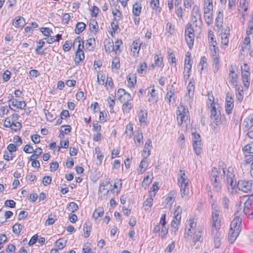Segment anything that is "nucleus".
Listing matches in <instances>:
<instances>
[{
    "label": "nucleus",
    "instance_id": "obj_57",
    "mask_svg": "<svg viewBox=\"0 0 253 253\" xmlns=\"http://www.w3.org/2000/svg\"><path fill=\"white\" fill-rule=\"evenodd\" d=\"M192 146L195 154L199 156L202 153L203 143L202 141L192 143Z\"/></svg>",
    "mask_w": 253,
    "mask_h": 253
},
{
    "label": "nucleus",
    "instance_id": "obj_24",
    "mask_svg": "<svg viewBox=\"0 0 253 253\" xmlns=\"http://www.w3.org/2000/svg\"><path fill=\"white\" fill-rule=\"evenodd\" d=\"M123 185L121 178H115L112 181L111 192V194L118 195L120 192Z\"/></svg>",
    "mask_w": 253,
    "mask_h": 253
},
{
    "label": "nucleus",
    "instance_id": "obj_34",
    "mask_svg": "<svg viewBox=\"0 0 253 253\" xmlns=\"http://www.w3.org/2000/svg\"><path fill=\"white\" fill-rule=\"evenodd\" d=\"M142 44V42L139 38L133 41L131 45V51L133 53L134 56L138 55Z\"/></svg>",
    "mask_w": 253,
    "mask_h": 253
},
{
    "label": "nucleus",
    "instance_id": "obj_49",
    "mask_svg": "<svg viewBox=\"0 0 253 253\" xmlns=\"http://www.w3.org/2000/svg\"><path fill=\"white\" fill-rule=\"evenodd\" d=\"M142 6L140 1H137L134 2L132 7V14L140 15L142 12Z\"/></svg>",
    "mask_w": 253,
    "mask_h": 253
},
{
    "label": "nucleus",
    "instance_id": "obj_30",
    "mask_svg": "<svg viewBox=\"0 0 253 253\" xmlns=\"http://www.w3.org/2000/svg\"><path fill=\"white\" fill-rule=\"evenodd\" d=\"M253 127V115H250L246 117L242 124V128L244 131H247Z\"/></svg>",
    "mask_w": 253,
    "mask_h": 253
},
{
    "label": "nucleus",
    "instance_id": "obj_33",
    "mask_svg": "<svg viewBox=\"0 0 253 253\" xmlns=\"http://www.w3.org/2000/svg\"><path fill=\"white\" fill-rule=\"evenodd\" d=\"M72 130V127L69 125H64L61 126L59 129V133L58 134V137L60 139H63L65 135L69 134Z\"/></svg>",
    "mask_w": 253,
    "mask_h": 253
},
{
    "label": "nucleus",
    "instance_id": "obj_37",
    "mask_svg": "<svg viewBox=\"0 0 253 253\" xmlns=\"http://www.w3.org/2000/svg\"><path fill=\"white\" fill-rule=\"evenodd\" d=\"M134 143L136 147H140L143 143V136L142 132L140 130L135 131L133 136Z\"/></svg>",
    "mask_w": 253,
    "mask_h": 253
},
{
    "label": "nucleus",
    "instance_id": "obj_15",
    "mask_svg": "<svg viewBox=\"0 0 253 253\" xmlns=\"http://www.w3.org/2000/svg\"><path fill=\"white\" fill-rule=\"evenodd\" d=\"M182 210L180 206H177L175 207L174 212L173 216L171 222V227L178 230V227L181 223V214Z\"/></svg>",
    "mask_w": 253,
    "mask_h": 253
},
{
    "label": "nucleus",
    "instance_id": "obj_27",
    "mask_svg": "<svg viewBox=\"0 0 253 253\" xmlns=\"http://www.w3.org/2000/svg\"><path fill=\"white\" fill-rule=\"evenodd\" d=\"M177 193L175 190L170 191L166 197L165 200L163 202L162 204L164 208H167L168 206L171 207L175 201Z\"/></svg>",
    "mask_w": 253,
    "mask_h": 253
},
{
    "label": "nucleus",
    "instance_id": "obj_10",
    "mask_svg": "<svg viewBox=\"0 0 253 253\" xmlns=\"http://www.w3.org/2000/svg\"><path fill=\"white\" fill-rule=\"evenodd\" d=\"M197 31L199 32L198 28L194 29V27L191 23H187L185 28L184 38L189 48L191 50L194 46L195 41V33Z\"/></svg>",
    "mask_w": 253,
    "mask_h": 253
},
{
    "label": "nucleus",
    "instance_id": "obj_44",
    "mask_svg": "<svg viewBox=\"0 0 253 253\" xmlns=\"http://www.w3.org/2000/svg\"><path fill=\"white\" fill-rule=\"evenodd\" d=\"M154 65L161 68L164 66V57L161 52L156 53L154 56Z\"/></svg>",
    "mask_w": 253,
    "mask_h": 253
},
{
    "label": "nucleus",
    "instance_id": "obj_36",
    "mask_svg": "<svg viewBox=\"0 0 253 253\" xmlns=\"http://www.w3.org/2000/svg\"><path fill=\"white\" fill-rule=\"evenodd\" d=\"M112 13L113 17V21L119 22L122 19L123 14L120 10V6L117 4L112 9Z\"/></svg>",
    "mask_w": 253,
    "mask_h": 253
},
{
    "label": "nucleus",
    "instance_id": "obj_32",
    "mask_svg": "<svg viewBox=\"0 0 253 253\" xmlns=\"http://www.w3.org/2000/svg\"><path fill=\"white\" fill-rule=\"evenodd\" d=\"M127 85L130 88L135 87L137 83L136 74L134 73H129L126 76Z\"/></svg>",
    "mask_w": 253,
    "mask_h": 253
},
{
    "label": "nucleus",
    "instance_id": "obj_38",
    "mask_svg": "<svg viewBox=\"0 0 253 253\" xmlns=\"http://www.w3.org/2000/svg\"><path fill=\"white\" fill-rule=\"evenodd\" d=\"M104 207L102 206H98L95 209L93 212L92 216V218L95 221L100 220L104 215Z\"/></svg>",
    "mask_w": 253,
    "mask_h": 253
},
{
    "label": "nucleus",
    "instance_id": "obj_3",
    "mask_svg": "<svg viewBox=\"0 0 253 253\" xmlns=\"http://www.w3.org/2000/svg\"><path fill=\"white\" fill-rule=\"evenodd\" d=\"M207 105L210 108V118L211 123L215 126L220 125L221 119L220 110L219 106L216 107V104L214 103V98L212 94L208 93Z\"/></svg>",
    "mask_w": 253,
    "mask_h": 253
},
{
    "label": "nucleus",
    "instance_id": "obj_43",
    "mask_svg": "<svg viewBox=\"0 0 253 253\" xmlns=\"http://www.w3.org/2000/svg\"><path fill=\"white\" fill-rule=\"evenodd\" d=\"M108 107L109 108L110 112L111 114L115 113V110L114 109L116 102V99L114 95L113 94L109 95L106 99Z\"/></svg>",
    "mask_w": 253,
    "mask_h": 253
},
{
    "label": "nucleus",
    "instance_id": "obj_21",
    "mask_svg": "<svg viewBox=\"0 0 253 253\" xmlns=\"http://www.w3.org/2000/svg\"><path fill=\"white\" fill-rule=\"evenodd\" d=\"M252 186V183L246 180H239L237 185L239 190L245 193L251 192Z\"/></svg>",
    "mask_w": 253,
    "mask_h": 253
},
{
    "label": "nucleus",
    "instance_id": "obj_7",
    "mask_svg": "<svg viewBox=\"0 0 253 253\" xmlns=\"http://www.w3.org/2000/svg\"><path fill=\"white\" fill-rule=\"evenodd\" d=\"M176 121L178 126H181L190 122V113L186 106L180 104L176 109Z\"/></svg>",
    "mask_w": 253,
    "mask_h": 253
},
{
    "label": "nucleus",
    "instance_id": "obj_29",
    "mask_svg": "<svg viewBox=\"0 0 253 253\" xmlns=\"http://www.w3.org/2000/svg\"><path fill=\"white\" fill-rule=\"evenodd\" d=\"M121 67L120 58L115 56L112 58L111 70L112 72L118 74Z\"/></svg>",
    "mask_w": 253,
    "mask_h": 253
},
{
    "label": "nucleus",
    "instance_id": "obj_39",
    "mask_svg": "<svg viewBox=\"0 0 253 253\" xmlns=\"http://www.w3.org/2000/svg\"><path fill=\"white\" fill-rule=\"evenodd\" d=\"M153 205V198L151 196L147 198L142 204V208L146 212H150L151 211Z\"/></svg>",
    "mask_w": 253,
    "mask_h": 253
},
{
    "label": "nucleus",
    "instance_id": "obj_60",
    "mask_svg": "<svg viewBox=\"0 0 253 253\" xmlns=\"http://www.w3.org/2000/svg\"><path fill=\"white\" fill-rule=\"evenodd\" d=\"M67 240L64 238H60L55 243V246L58 250L63 249L67 244Z\"/></svg>",
    "mask_w": 253,
    "mask_h": 253
},
{
    "label": "nucleus",
    "instance_id": "obj_14",
    "mask_svg": "<svg viewBox=\"0 0 253 253\" xmlns=\"http://www.w3.org/2000/svg\"><path fill=\"white\" fill-rule=\"evenodd\" d=\"M241 79L244 87L248 89L250 84V68L247 63L241 66Z\"/></svg>",
    "mask_w": 253,
    "mask_h": 253
},
{
    "label": "nucleus",
    "instance_id": "obj_48",
    "mask_svg": "<svg viewBox=\"0 0 253 253\" xmlns=\"http://www.w3.org/2000/svg\"><path fill=\"white\" fill-rule=\"evenodd\" d=\"M107 91L110 92L114 90L115 85L113 79L111 77H107L103 84Z\"/></svg>",
    "mask_w": 253,
    "mask_h": 253
},
{
    "label": "nucleus",
    "instance_id": "obj_8",
    "mask_svg": "<svg viewBox=\"0 0 253 253\" xmlns=\"http://www.w3.org/2000/svg\"><path fill=\"white\" fill-rule=\"evenodd\" d=\"M77 46V49L75 52L74 61L76 64H79L83 62L85 58V55L84 52V42L81 37H77L75 39L73 42V46Z\"/></svg>",
    "mask_w": 253,
    "mask_h": 253
},
{
    "label": "nucleus",
    "instance_id": "obj_55",
    "mask_svg": "<svg viewBox=\"0 0 253 253\" xmlns=\"http://www.w3.org/2000/svg\"><path fill=\"white\" fill-rule=\"evenodd\" d=\"M133 133V124L129 122L126 126L125 134L128 138H130Z\"/></svg>",
    "mask_w": 253,
    "mask_h": 253
},
{
    "label": "nucleus",
    "instance_id": "obj_2",
    "mask_svg": "<svg viewBox=\"0 0 253 253\" xmlns=\"http://www.w3.org/2000/svg\"><path fill=\"white\" fill-rule=\"evenodd\" d=\"M119 101L122 103V110L124 114H128L133 107V100L131 95L124 88L117 90Z\"/></svg>",
    "mask_w": 253,
    "mask_h": 253
},
{
    "label": "nucleus",
    "instance_id": "obj_46",
    "mask_svg": "<svg viewBox=\"0 0 253 253\" xmlns=\"http://www.w3.org/2000/svg\"><path fill=\"white\" fill-rule=\"evenodd\" d=\"M150 6L157 14H159L162 10L160 0H151L150 1Z\"/></svg>",
    "mask_w": 253,
    "mask_h": 253
},
{
    "label": "nucleus",
    "instance_id": "obj_47",
    "mask_svg": "<svg viewBox=\"0 0 253 253\" xmlns=\"http://www.w3.org/2000/svg\"><path fill=\"white\" fill-rule=\"evenodd\" d=\"M213 1L212 0H204L203 1V10L204 13H209L210 11H213Z\"/></svg>",
    "mask_w": 253,
    "mask_h": 253
},
{
    "label": "nucleus",
    "instance_id": "obj_19",
    "mask_svg": "<svg viewBox=\"0 0 253 253\" xmlns=\"http://www.w3.org/2000/svg\"><path fill=\"white\" fill-rule=\"evenodd\" d=\"M42 153V150L41 147H37L36 148V151L34 154H32L29 160L32 162L31 165L35 168H39L40 167L39 161L37 160L39 156H40Z\"/></svg>",
    "mask_w": 253,
    "mask_h": 253
},
{
    "label": "nucleus",
    "instance_id": "obj_4",
    "mask_svg": "<svg viewBox=\"0 0 253 253\" xmlns=\"http://www.w3.org/2000/svg\"><path fill=\"white\" fill-rule=\"evenodd\" d=\"M177 184L180 188L182 198L187 197L189 194V180L184 170L180 169L177 174Z\"/></svg>",
    "mask_w": 253,
    "mask_h": 253
},
{
    "label": "nucleus",
    "instance_id": "obj_52",
    "mask_svg": "<svg viewBox=\"0 0 253 253\" xmlns=\"http://www.w3.org/2000/svg\"><path fill=\"white\" fill-rule=\"evenodd\" d=\"M95 154L96 155V159L98 161V164L100 165L104 159V156L101 148L99 146H96L94 149Z\"/></svg>",
    "mask_w": 253,
    "mask_h": 253
},
{
    "label": "nucleus",
    "instance_id": "obj_6",
    "mask_svg": "<svg viewBox=\"0 0 253 253\" xmlns=\"http://www.w3.org/2000/svg\"><path fill=\"white\" fill-rule=\"evenodd\" d=\"M103 43L105 51L108 54L114 52L116 55H119L122 51L123 41L121 39H118L114 42L111 39L108 38L104 40Z\"/></svg>",
    "mask_w": 253,
    "mask_h": 253
},
{
    "label": "nucleus",
    "instance_id": "obj_13",
    "mask_svg": "<svg viewBox=\"0 0 253 253\" xmlns=\"http://www.w3.org/2000/svg\"><path fill=\"white\" fill-rule=\"evenodd\" d=\"M40 31L45 37L44 39L49 44H52L55 42H59L62 39V35L57 34L55 37L51 36L53 33L52 30L49 27H41Z\"/></svg>",
    "mask_w": 253,
    "mask_h": 253
},
{
    "label": "nucleus",
    "instance_id": "obj_53",
    "mask_svg": "<svg viewBox=\"0 0 253 253\" xmlns=\"http://www.w3.org/2000/svg\"><path fill=\"white\" fill-rule=\"evenodd\" d=\"M107 77V76L104 72L102 71H98L97 72V83L99 85H103Z\"/></svg>",
    "mask_w": 253,
    "mask_h": 253
},
{
    "label": "nucleus",
    "instance_id": "obj_42",
    "mask_svg": "<svg viewBox=\"0 0 253 253\" xmlns=\"http://www.w3.org/2000/svg\"><path fill=\"white\" fill-rule=\"evenodd\" d=\"M195 80L194 78H191L188 84L186 92V95L190 98H192L194 95L195 89Z\"/></svg>",
    "mask_w": 253,
    "mask_h": 253
},
{
    "label": "nucleus",
    "instance_id": "obj_62",
    "mask_svg": "<svg viewBox=\"0 0 253 253\" xmlns=\"http://www.w3.org/2000/svg\"><path fill=\"white\" fill-rule=\"evenodd\" d=\"M83 227L84 236V238H87L90 236L91 231V225L89 223L85 222L84 224Z\"/></svg>",
    "mask_w": 253,
    "mask_h": 253
},
{
    "label": "nucleus",
    "instance_id": "obj_26",
    "mask_svg": "<svg viewBox=\"0 0 253 253\" xmlns=\"http://www.w3.org/2000/svg\"><path fill=\"white\" fill-rule=\"evenodd\" d=\"M191 16H194L195 18H199L198 23L195 24L194 27L198 28L199 31V33H200L202 31V20L200 9L198 6L194 5L193 6Z\"/></svg>",
    "mask_w": 253,
    "mask_h": 253
},
{
    "label": "nucleus",
    "instance_id": "obj_22",
    "mask_svg": "<svg viewBox=\"0 0 253 253\" xmlns=\"http://www.w3.org/2000/svg\"><path fill=\"white\" fill-rule=\"evenodd\" d=\"M229 80L231 84L237 85L238 75L237 74V67L235 65H231L229 67Z\"/></svg>",
    "mask_w": 253,
    "mask_h": 253
},
{
    "label": "nucleus",
    "instance_id": "obj_51",
    "mask_svg": "<svg viewBox=\"0 0 253 253\" xmlns=\"http://www.w3.org/2000/svg\"><path fill=\"white\" fill-rule=\"evenodd\" d=\"M89 30L93 34H96L99 30V26L98 23L93 19L91 20L89 24Z\"/></svg>",
    "mask_w": 253,
    "mask_h": 253
},
{
    "label": "nucleus",
    "instance_id": "obj_5",
    "mask_svg": "<svg viewBox=\"0 0 253 253\" xmlns=\"http://www.w3.org/2000/svg\"><path fill=\"white\" fill-rule=\"evenodd\" d=\"M242 227V219L239 216L235 217L232 220L228 233V241L232 244L239 236Z\"/></svg>",
    "mask_w": 253,
    "mask_h": 253
},
{
    "label": "nucleus",
    "instance_id": "obj_59",
    "mask_svg": "<svg viewBox=\"0 0 253 253\" xmlns=\"http://www.w3.org/2000/svg\"><path fill=\"white\" fill-rule=\"evenodd\" d=\"M168 60L170 64H174V66H176V59L174 52L171 48L168 49Z\"/></svg>",
    "mask_w": 253,
    "mask_h": 253
},
{
    "label": "nucleus",
    "instance_id": "obj_28",
    "mask_svg": "<svg viewBox=\"0 0 253 253\" xmlns=\"http://www.w3.org/2000/svg\"><path fill=\"white\" fill-rule=\"evenodd\" d=\"M138 119L140 126H146L148 124L147 111L145 109H140L137 113Z\"/></svg>",
    "mask_w": 253,
    "mask_h": 253
},
{
    "label": "nucleus",
    "instance_id": "obj_41",
    "mask_svg": "<svg viewBox=\"0 0 253 253\" xmlns=\"http://www.w3.org/2000/svg\"><path fill=\"white\" fill-rule=\"evenodd\" d=\"M152 148V140L150 139H147L143 150L142 156L143 157H148L150 155Z\"/></svg>",
    "mask_w": 253,
    "mask_h": 253
},
{
    "label": "nucleus",
    "instance_id": "obj_12",
    "mask_svg": "<svg viewBox=\"0 0 253 253\" xmlns=\"http://www.w3.org/2000/svg\"><path fill=\"white\" fill-rule=\"evenodd\" d=\"M198 217L196 215H192L188 220L184 233V237L187 240L192 237L193 233L197 226Z\"/></svg>",
    "mask_w": 253,
    "mask_h": 253
},
{
    "label": "nucleus",
    "instance_id": "obj_31",
    "mask_svg": "<svg viewBox=\"0 0 253 253\" xmlns=\"http://www.w3.org/2000/svg\"><path fill=\"white\" fill-rule=\"evenodd\" d=\"M153 174L152 171H148L144 175L143 179L141 183V186L144 189H147L153 179Z\"/></svg>",
    "mask_w": 253,
    "mask_h": 253
},
{
    "label": "nucleus",
    "instance_id": "obj_61",
    "mask_svg": "<svg viewBox=\"0 0 253 253\" xmlns=\"http://www.w3.org/2000/svg\"><path fill=\"white\" fill-rule=\"evenodd\" d=\"M89 11L91 17L94 18V19L96 18L98 15L99 13L100 12V9L96 5L91 6L89 8Z\"/></svg>",
    "mask_w": 253,
    "mask_h": 253
},
{
    "label": "nucleus",
    "instance_id": "obj_23",
    "mask_svg": "<svg viewBox=\"0 0 253 253\" xmlns=\"http://www.w3.org/2000/svg\"><path fill=\"white\" fill-rule=\"evenodd\" d=\"M234 107V99L233 95L231 92H228L225 97V109L227 114L229 115L231 113Z\"/></svg>",
    "mask_w": 253,
    "mask_h": 253
},
{
    "label": "nucleus",
    "instance_id": "obj_11",
    "mask_svg": "<svg viewBox=\"0 0 253 253\" xmlns=\"http://www.w3.org/2000/svg\"><path fill=\"white\" fill-rule=\"evenodd\" d=\"M209 46L211 56L213 58V70L214 73L218 71L219 67V50L217 46V43L215 40L212 42H209Z\"/></svg>",
    "mask_w": 253,
    "mask_h": 253
},
{
    "label": "nucleus",
    "instance_id": "obj_20",
    "mask_svg": "<svg viewBox=\"0 0 253 253\" xmlns=\"http://www.w3.org/2000/svg\"><path fill=\"white\" fill-rule=\"evenodd\" d=\"M158 100V92L155 89L154 84L150 85L148 90V100L152 103H155Z\"/></svg>",
    "mask_w": 253,
    "mask_h": 253
},
{
    "label": "nucleus",
    "instance_id": "obj_9",
    "mask_svg": "<svg viewBox=\"0 0 253 253\" xmlns=\"http://www.w3.org/2000/svg\"><path fill=\"white\" fill-rule=\"evenodd\" d=\"M19 115L17 113H13L11 117L5 118L3 122V126L5 127L10 128L12 131L17 132L19 131L22 125L17 121Z\"/></svg>",
    "mask_w": 253,
    "mask_h": 253
},
{
    "label": "nucleus",
    "instance_id": "obj_54",
    "mask_svg": "<svg viewBox=\"0 0 253 253\" xmlns=\"http://www.w3.org/2000/svg\"><path fill=\"white\" fill-rule=\"evenodd\" d=\"M159 182L155 181L153 183L149 191V196L155 197L160 189Z\"/></svg>",
    "mask_w": 253,
    "mask_h": 253
},
{
    "label": "nucleus",
    "instance_id": "obj_50",
    "mask_svg": "<svg viewBox=\"0 0 253 253\" xmlns=\"http://www.w3.org/2000/svg\"><path fill=\"white\" fill-rule=\"evenodd\" d=\"M120 29L119 27L118 22L113 21L111 23V27L108 31L110 35L113 37L115 36L116 33L119 31Z\"/></svg>",
    "mask_w": 253,
    "mask_h": 253
},
{
    "label": "nucleus",
    "instance_id": "obj_16",
    "mask_svg": "<svg viewBox=\"0 0 253 253\" xmlns=\"http://www.w3.org/2000/svg\"><path fill=\"white\" fill-rule=\"evenodd\" d=\"M111 184L112 180L109 178H106L101 181L99 186V192L106 196L111 194Z\"/></svg>",
    "mask_w": 253,
    "mask_h": 253
},
{
    "label": "nucleus",
    "instance_id": "obj_17",
    "mask_svg": "<svg viewBox=\"0 0 253 253\" xmlns=\"http://www.w3.org/2000/svg\"><path fill=\"white\" fill-rule=\"evenodd\" d=\"M243 211L249 218L253 217V196L249 197L245 202Z\"/></svg>",
    "mask_w": 253,
    "mask_h": 253
},
{
    "label": "nucleus",
    "instance_id": "obj_35",
    "mask_svg": "<svg viewBox=\"0 0 253 253\" xmlns=\"http://www.w3.org/2000/svg\"><path fill=\"white\" fill-rule=\"evenodd\" d=\"M12 24L15 28L22 29L26 24L25 19L22 16H17L13 20Z\"/></svg>",
    "mask_w": 253,
    "mask_h": 253
},
{
    "label": "nucleus",
    "instance_id": "obj_45",
    "mask_svg": "<svg viewBox=\"0 0 253 253\" xmlns=\"http://www.w3.org/2000/svg\"><path fill=\"white\" fill-rule=\"evenodd\" d=\"M147 158L148 157H143V159L142 160L139 164L138 172L140 174L143 173L147 169L149 165Z\"/></svg>",
    "mask_w": 253,
    "mask_h": 253
},
{
    "label": "nucleus",
    "instance_id": "obj_40",
    "mask_svg": "<svg viewBox=\"0 0 253 253\" xmlns=\"http://www.w3.org/2000/svg\"><path fill=\"white\" fill-rule=\"evenodd\" d=\"M176 98L174 89H170L167 92L165 99L169 105L175 102Z\"/></svg>",
    "mask_w": 253,
    "mask_h": 253
},
{
    "label": "nucleus",
    "instance_id": "obj_64",
    "mask_svg": "<svg viewBox=\"0 0 253 253\" xmlns=\"http://www.w3.org/2000/svg\"><path fill=\"white\" fill-rule=\"evenodd\" d=\"M82 253H95L92 249L91 244L86 242L83 245Z\"/></svg>",
    "mask_w": 253,
    "mask_h": 253
},
{
    "label": "nucleus",
    "instance_id": "obj_25",
    "mask_svg": "<svg viewBox=\"0 0 253 253\" xmlns=\"http://www.w3.org/2000/svg\"><path fill=\"white\" fill-rule=\"evenodd\" d=\"M250 33V32H247L248 35L244 38L243 42L241 44L240 52L242 54H247L250 49L251 39L249 36Z\"/></svg>",
    "mask_w": 253,
    "mask_h": 253
},
{
    "label": "nucleus",
    "instance_id": "obj_18",
    "mask_svg": "<svg viewBox=\"0 0 253 253\" xmlns=\"http://www.w3.org/2000/svg\"><path fill=\"white\" fill-rule=\"evenodd\" d=\"M26 105L24 100H18L17 99L12 98L9 100V106L10 108L14 111L22 110Z\"/></svg>",
    "mask_w": 253,
    "mask_h": 253
},
{
    "label": "nucleus",
    "instance_id": "obj_63",
    "mask_svg": "<svg viewBox=\"0 0 253 253\" xmlns=\"http://www.w3.org/2000/svg\"><path fill=\"white\" fill-rule=\"evenodd\" d=\"M192 64L193 59L191 57V53L190 51H187L185 55L184 66L192 67Z\"/></svg>",
    "mask_w": 253,
    "mask_h": 253
},
{
    "label": "nucleus",
    "instance_id": "obj_56",
    "mask_svg": "<svg viewBox=\"0 0 253 253\" xmlns=\"http://www.w3.org/2000/svg\"><path fill=\"white\" fill-rule=\"evenodd\" d=\"M148 68L147 63L145 61L140 62L136 69V72L139 75H142L145 72Z\"/></svg>",
    "mask_w": 253,
    "mask_h": 253
},
{
    "label": "nucleus",
    "instance_id": "obj_1",
    "mask_svg": "<svg viewBox=\"0 0 253 253\" xmlns=\"http://www.w3.org/2000/svg\"><path fill=\"white\" fill-rule=\"evenodd\" d=\"M221 219L217 211L212 212L211 235L214 239V245L216 248H219L221 245L220 228Z\"/></svg>",
    "mask_w": 253,
    "mask_h": 253
},
{
    "label": "nucleus",
    "instance_id": "obj_58",
    "mask_svg": "<svg viewBox=\"0 0 253 253\" xmlns=\"http://www.w3.org/2000/svg\"><path fill=\"white\" fill-rule=\"evenodd\" d=\"M85 28L86 24L84 22H79L76 25L75 33L77 35H79L85 30Z\"/></svg>",
    "mask_w": 253,
    "mask_h": 253
}]
</instances>
